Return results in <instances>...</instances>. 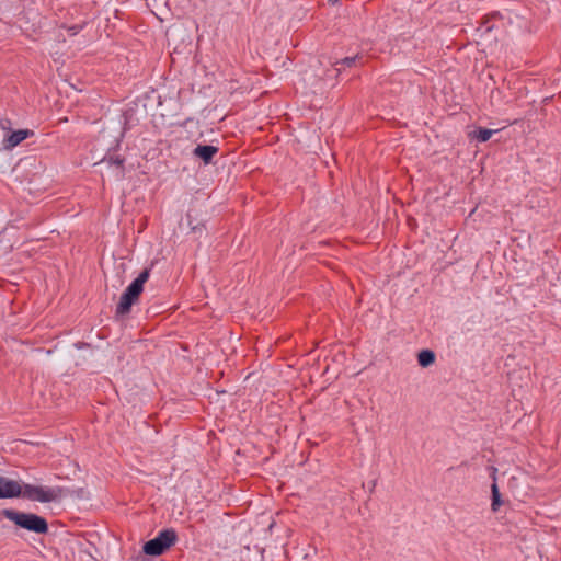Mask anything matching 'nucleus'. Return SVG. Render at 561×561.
<instances>
[{
	"instance_id": "13",
	"label": "nucleus",
	"mask_w": 561,
	"mask_h": 561,
	"mask_svg": "<svg viewBox=\"0 0 561 561\" xmlns=\"http://www.w3.org/2000/svg\"><path fill=\"white\" fill-rule=\"evenodd\" d=\"M81 30H82V26H77V25L69 27V31H71L72 34H77Z\"/></svg>"
},
{
	"instance_id": "2",
	"label": "nucleus",
	"mask_w": 561,
	"mask_h": 561,
	"mask_svg": "<svg viewBox=\"0 0 561 561\" xmlns=\"http://www.w3.org/2000/svg\"><path fill=\"white\" fill-rule=\"evenodd\" d=\"M150 268H145L133 283L122 294L119 302L116 306V316H125L130 312L133 305H135L144 291V285L149 279Z\"/></svg>"
},
{
	"instance_id": "3",
	"label": "nucleus",
	"mask_w": 561,
	"mask_h": 561,
	"mask_svg": "<svg viewBox=\"0 0 561 561\" xmlns=\"http://www.w3.org/2000/svg\"><path fill=\"white\" fill-rule=\"evenodd\" d=\"M3 516L16 526L36 534H46L48 524L46 519L33 513H22L13 510H4Z\"/></svg>"
},
{
	"instance_id": "11",
	"label": "nucleus",
	"mask_w": 561,
	"mask_h": 561,
	"mask_svg": "<svg viewBox=\"0 0 561 561\" xmlns=\"http://www.w3.org/2000/svg\"><path fill=\"white\" fill-rule=\"evenodd\" d=\"M124 159L121 157L110 158L108 162L113 165H115L119 170V174L123 175L124 171Z\"/></svg>"
},
{
	"instance_id": "10",
	"label": "nucleus",
	"mask_w": 561,
	"mask_h": 561,
	"mask_svg": "<svg viewBox=\"0 0 561 561\" xmlns=\"http://www.w3.org/2000/svg\"><path fill=\"white\" fill-rule=\"evenodd\" d=\"M491 492H492L491 507H492L493 512H496L499 510V507L501 506L502 501H501V494H500V491H499V488H497V484L495 481L491 485Z\"/></svg>"
},
{
	"instance_id": "4",
	"label": "nucleus",
	"mask_w": 561,
	"mask_h": 561,
	"mask_svg": "<svg viewBox=\"0 0 561 561\" xmlns=\"http://www.w3.org/2000/svg\"><path fill=\"white\" fill-rule=\"evenodd\" d=\"M176 539H178V535L174 529H172V528L164 529V530L160 531L156 538L147 541L144 545L142 550L148 556H154V557L160 556L165 550H168L171 546H173L175 543Z\"/></svg>"
},
{
	"instance_id": "7",
	"label": "nucleus",
	"mask_w": 561,
	"mask_h": 561,
	"mask_svg": "<svg viewBox=\"0 0 561 561\" xmlns=\"http://www.w3.org/2000/svg\"><path fill=\"white\" fill-rule=\"evenodd\" d=\"M420 366L427 367L435 362V354L431 350H423L417 354Z\"/></svg>"
},
{
	"instance_id": "12",
	"label": "nucleus",
	"mask_w": 561,
	"mask_h": 561,
	"mask_svg": "<svg viewBox=\"0 0 561 561\" xmlns=\"http://www.w3.org/2000/svg\"><path fill=\"white\" fill-rule=\"evenodd\" d=\"M499 15H500V14L496 12V13H493V14H491V15H489V16H486V18H485V20L483 21V25H485V31H486V32H489V31H491V30H492V26L486 25V24H488L489 19H490V18H497Z\"/></svg>"
},
{
	"instance_id": "5",
	"label": "nucleus",
	"mask_w": 561,
	"mask_h": 561,
	"mask_svg": "<svg viewBox=\"0 0 561 561\" xmlns=\"http://www.w3.org/2000/svg\"><path fill=\"white\" fill-rule=\"evenodd\" d=\"M33 135L34 131L30 129H19L16 131H12L7 138L3 139V147L5 149H12Z\"/></svg>"
},
{
	"instance_id": "1",
	"label": "nucleus",
	"mask_w": 561,
	"mask_h": 561,
	"mask_svg": "<svg viewBox=\"0 0 561 561\" xmlns=\"http://www.w3.org/2000/svg\"><path fill=\"white\" fill-rule=\"evenodd\" d=\"M61 495V489H50L24 484L23 486L15 480L7 479L0 476V499H12L23 496L31 501L48 503L57 500Z\"/></svg>"
},
{
	"instance_id": "6",
	"label": "nucleus",
	"mask_w": 561,
	"mask_h": 561,
	"mask_svg": "<svg viewBox=\"0 0 561 561\" xmlns=\"http://www.w3.org/2000/svg\"><path fill=\"white\" fill-rule=\"evenodd\" d=\"M218 148L210 145H198L194 149V154L201 158L205 164L211 162L213 158L217 154Z\"/></svg>"
},
{
	"instance_id": "9",
	"label": "nucleus",
	"mask_w": 561,
	"mask_h": 561,
	"mask_svg": "<svg viewBox=\"0 0 561 561\" xmlns=\"http://www.w3.org/2000/svg\"><path fill=\"white\" fill-rule=\"evenodd\" d=\"M493 133L494 131L491 129L479 127L472 134H470V136L478 139L480 142H485L492 137Z\"/></svg>"
},
{
	"instance_id": "8",
	"label": "nucleus",
	"mask_w": 561,
	"mask_h": 561,
	"mask_svg": "<svg viewBox=\"0 0 561 561\" xmlns=\"http://www.w3.org/2000/svg\"><path fill=\"white\" fill-rule=\"evenodd\" d=\"M362 59H363V57L358 56V55L353 56V57H345V58H343V59H341V60H339V61H336L334 64L336 66L335 69L337 71V73H339L342 70V67H353V66L356 65V62L358 60H362Z\"/></svg>"
}]
</instances>
